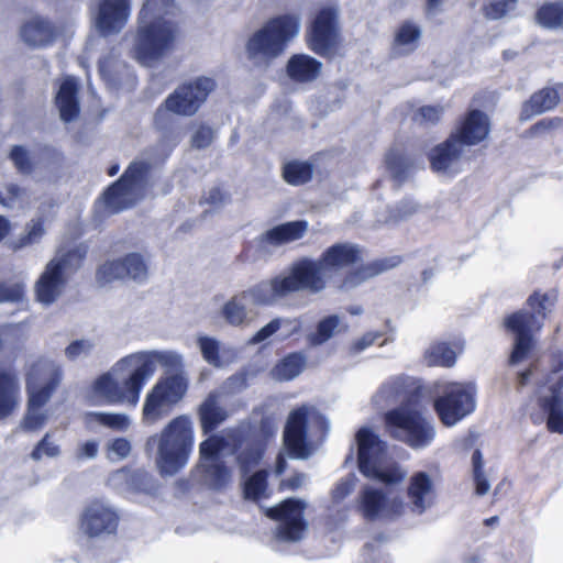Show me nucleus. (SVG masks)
Wrapping results in <instances>:
<instances>
[{"mask_svg": "<svg viewBox=\"0 0 563 563\" xmlns=\"http://www.w3.org/2000/svg\"><path fill=\"white\" fill-rule=\"evenodd\" d=\"M306 505L301 500L287 499L278 506L267 508V517L278 520L280 523L276 530V537L282 541H298L307 529L302 519Z\"/></svg>", "mask_w": 563, "mask_h": 563, "instance_id": "nucleus-21", "label": "nucleus"}, {"mask_svg": "<svg viewBox=\"0 0 563 563\" xmlns=\"http://www.w3.org/2000/svg\"><path fill=\"white\" fill-rule=\"evenodd\" d=\"M284 323H288L287 320H284V319H274L272 320L271 322H268L266 325H264L263 328H261L251 339H250V343L251 344H257V343H261V342H264L266 341L268 338H271L274 333H276L280 327L284 324Z\"/></svg>", "mask_w": 563, "mask_h": 563, "instance_id": "nucleus-57", "label": "nucleus"}, {"mask_svg": "<svg viewBox=\"0 0 563 563\" xmlns=\"http://www.w3.org/2000/svg\"><path fill=\"white\" fill-rule=\"evenodd\" d=\"M82 420L89 430H95L97 427L102 426L124 432L132 424L130 416L122 412L89 411L82 416Z\"/></svg>", "mask_w": 563, "mask_h": 563, "instance_id": "nucleus-37", "label": "nucleus"}, {"mask_svg": "<svg viewBox=\"0 0 563 563\" xmlns=\"http://www.w3.org/2000/svg\"><path fill=\"white\" fill-rule=\"evenodd\" d=\"M389 435L412 450H423L437 437L434 422L423 415L420 402L411 407H395L384 417Z\"/></svg>", "mask_w": 563, "mask_h": 563, "instance_id": "nucleus-8", "label": "nucleus"}, {"mask_svg": "<svg viewBox=\"0 0 563 563\" xmlns=\"http://www.w3.org/2000/svg\"><path fill=\"white\" fill-rule=\"evenodd\" d=\"M397 264H398V261L395 260L390 264L380 263V264H375L374 266L361 267V268L350 273L345 277V279L342 282V284H340L339 287L343 290L352 289V288L358 286L360 284L364 283L365 280H367L385 271L393 268Z\"/></svg>", "mask_w": 563, "mask_h": 563, "instance_id": "nucleus-44", "label": "nucleus"}, {"mask_svg": "<svg viewBox=\"0 0 563 563\" xmlns=\"http://www.w3.org/2000/svg\"><path fill=\"white\" fill-rule=\"evenodd\" d=\"M407 494L410 500V510L422 515L434 501V485L431 476L426 472H418L410 477Z\"/></svg>", "mask_w": 563, "mask_h": 563, "instance_id": "nucleus-27", "label": "nucleus"}, {"mask_svg": "<svg viewBox=\"0 0 563 563\" xmlns=\"http://www.w3.org/2000/svg\"><path fill=\"white\" fill-rule=\"evenodd\" d=\"M220 393H211L199 406L198 416L203 433H208L213 430L228 417V413L220 405Z\"/></svg>", "mask_w": 563, "mask_h": 563, "instance_id": "nucleus-35", "label": "nucleus"}, {"mask_svg": "<svg viewBox=\"0 0 563 563\" xmlns=\"http://www.w3.org/2000/svg\"><path fill=\"white\" fill-rule=\"evenodd\" d=\"M20 37L29 47L43 48L55 41L56 32L49 21L33 16L22 24Z\"/></svg>", "mask_w": 563, "mask_h": 563, "instance_id": "nucleus-31", "label": "nucleus"}, {"mask_svg": "<svg viewBox=\"0 0 563 563\" xmlns=\"http://www.w3.org/2000/svg\"><path fill=\"white\" fill-rule=\"evenodd\" d=\"M309 230L307 221H292L277 225L264 234V240L273 245H283L302 239Z\"/></svg>", "mask_w": 563, "mask_h": 563, "instance_id": "nucleus-36", "label": "nucleus"}, {"mask_svg": "<svg viewBox=\"0 0 563 563\" xmlns=\"http://www.w3.org/2000/svg\"><path fill=\"white\" fill-rule=\"evenodd\" d=\"M99 451V442L96 440H88L78 445L76 451L77 460H92L97 456Z\"/></svg>", "mask_w": 563, "mask_h": 563, "instance_id": "nucleus-62", "label": "nucleus"}, {"mask_svg": "<svg viewBox=\"0 0 563 563\" xmlns=\"http://www.w3.org/2000/svg\"><path fill=\"white\" fill-rule=\"evenodd\" d=\"M267 473L260 471L254 473L244 482V497L250 500L258 501L268 496L267 493Z\"/></svg>", "mask_w": 563, "mask_h": 563, "instance_id": "nucleus-48", "label": "nucleus"}, {"mask_svg": "<svg viewBox=\"0 0 563 563\" xmlns=\"http://www.w3.org/2000/svg\"><path fill=\"white\" fill-rule=\"evenodd\" d=\"M560 97L555 88L545 87L534 92L522 106L520 120L528 121L531 118L552 110L559 103Z\"/></svg>", "mask_w": 563, "mask_h": 563, "instance_id": "nucleus-34", "label": "nucleus"}, {"mask_svg": "<svg viewBox=\"0 0 563 563\" xmlns=\"http://www.w3.org/2000/svg\"><path fill=\"white\" fill-rule=\"evenodd\" d=\"M95 343L89 339L73 341L65 349V356L70 361L87 357L93 350Z\"/></svg>", "mask_w": 563, "mask_h": 563, "instance_id": "nucleus-53", "label": "nucleus"}, {"mask_svg": "<svg viewBox=\"0 0 563 563\" xmlns=\"http://www.w3.org/2000/svg\"><path fill=\"white\" fill-rule=\"evenodd\" d=\"M216 137L213 129L207 125L198 126L191 135V145L196 148H205L211 145Z\"/></svg>", "mask_w": 563, "mask_h": 563, "instance_id": "nucleus-56", "label": "nucleus"}, {"mask_svg": "<svg viewBox=\"0 0 563 563\" xmlns=\"http://www.w3.org/2000/svg\"><path fill=\"white\" fill-rule=\"evenodd\" d=\"M329 279L330 276L320 260L302 258L266 282L277 301L297 291L320 292Z\"/></svg>", "mask_w": 563, "mask_h": 563, "instance_id": "nucleus-9", "label": "nucleus"}, {"mask_svg": "<svg viewBox=\"0 0 563 563\" xmlns=\"http://www.w3.org/2000/svg\"><path fill=\"white\" fill-rule=\"evenodd\" d=\"M66 275L60 262H48L34 287L36 299L43 305H51L57 300L65 288Z\"/></svg>", "mask_w": 563, "mask_h": 563, "instance_id": "nucleus-23", "label": "nucleus"}, {"mask_svg": "<svg viewBox=\"0 0 563 563\" xmlns=\"http://www.w3.org/2000/svg\"><path fill=\"white\" fill-rule=\"evenodd\" d=\"M165 373L146 393L142 418L153 424L167 416L183 400L188 390L184 355L170 349H151L130 353L119 358L87 388L90 405H125L136 407L141 391L157 367Z\"/></svg>", "mask_w": 563, "mask_h": 563, "instance_id": "nucleus-1", "label": "nucleus"}, {"mask_svg": "<svg viewBox=\"0 0 563 563\" xmlns=\"http://www.w3.org/2000/svg\"><path fill=\"white\" fill-rule=\"evenodd\" d=\"M327 427L324 417L314 407L303 405L290 411L284 432V443L289 455L307 459L312 452L306 441L308 433Z\"/></svg>", "mask_w": 563, "mask_h": 563, "instance_id": "nucleus-13", "label": "nucleus"}, {"mask_svg": "<svg viewBox=\"0 0 563 563\" xmlns=\"http://www.w3.org/2000/svg\"><path fill=\"white\" fill-rule=\"evenodd\" d=\"M474 481L476 484V494L477 495L483 496L489 492L490 485H489L484 472L479 473V474L478 473L474 474Z\"/></svg>", "mask_w": 563, "mask_h": 563, "instance_id": "nucleus-64", "label": "nucleus"}, {"mask_svg": "<svg viewBox=\"0 0 563 563\" xmlns=\"http://www.w3.org/2000/svg\"><path fill=\"white\" fill-rule=\"evenodd\" d=\"M131 16V0H97L92 23L102 36L120 33Z\"/></svg>", "mask_w": 563, "mask_h": 563, "instance_id": "nucleus-22", "label": "nucleus"}, {"mask_svg": "<svg viewBox=\"0 0 563 563\" xmlns=\"http://www.w3.org/2000/svg\"><path fill=\"white\" fill-rule=\"evenodd\" d=\"M539 406L548 415V428L563 433V354H554L550 372L536 391Z\"/></svg>", "mask_w": 563, "mask_h": 563, "instance_id": "nucleus-14", "label": "nucleus"}, {"mask_svg": "<svg viewBox=\"0 0 563 563\" xmlns=\"http://www.w3.org/2000/svg\"><path fill=\"white\" fill-rule=\"evenodd\" d=\"M433 394V409L448 428L456 426L476 409V386L472 383L437 380L426 386L424 395Z\"/></svg>", "mask_w": 563, "mask_h": 563, "instance_id": "nucleus-7", "label": "nucleus"}, {"mask_svg": "<svg viewBox=\"0 0 563 563\" xmlns=\"http://www.w3.org/2000/svg\"><path fill=\"white\" fill-rule=\"evenodd\" d=\"M117 527V516L113 510L100 501H95L86 509L81 528L89 536L111 533Z\"/></svg>", "mask_w": 563, "mask_h": 563, "instance_id": "nucleus-28", "label": "nucleus"}, {"mask_svg": "<svg viewBox=\"0 0 563 563\" xmlns=\"http://www.w3.org/2000/svg\"><path fill=\"white\" fill-rule=\"evenodd\" d=\"M356 509L368 521L391 522L401 518L408 505L399 490L364 485L355 500Z\"/></svg>", "mask_w": 563, "mask_h": 563, "instance_id": "nucleus-10", "label": "nucleus"}, {"mask_svg": "<svg viewBox=\"0 0 563 563\" xmlns=\"http://www.w3.org/2000/svg\"><path fill=\"white\" fill-rule=\"evenodd\" d=\"M347 328V323L342 317L331 314L318 322L316 330L308 335V341L311 345H321L334 335L345 332Z\"/></svg>", "mask_w": 563, "mask_h": 563, "instance_id": "nucleus-39", "label": "nucleus"}, {"mask_svg": "<svg viewBox=\"0 0 563 563\" xmlns=\"http://www.w3.org/2000/svg\"><path fill=\"white\" fill-rule=\"evenodd\" d=\"M194 445L195 423L188 415L173 418L147 440L158 472L166 476L175 475L188 464Z\"/></svg>", "mask_w": 563, "mask_h": 563, "instance_id": "nucleus-3", "label": "nucleus"}, {"mask_svg": "<svg viewBox=\"0 0 563 563\" xmlns=\"http://www.w3.org/2000/svg\"><path fill=\"white\" fill-rule=\"evenodd\" d=\"M490 132L488 115L479 110L470 111L452 134L463 146L476 145L487 139Z\"/></svg>", "mask_w": 563, "mask_h": 563, "instance_id": "nucleus-25", "label": "nucleus"}, {"mask_svg": "<svg viewBox=\"0 0 563 563\" xmlns=\"http://www.w3.org/2000/svg\"><path fill=\"white\" fill-rule=\"evenodd\" d=\"M442 112L443 108L441 107L424 106L417 111L415 120L420 123H434L440 119Z\"/></svg>", "mask_w": 563, "mask_h": 563, "instance_id": "nucleus-59", "label": "nucleus"}, {"mask_svg": "<svg viewBox=\"0 0 563 563\" xmlns=\"http://www.w3.org/2000/svg\"><path fill=\"white\" fill-rule=\"evenodd\" d=\"M323 65L308 54H297L289 58L286 67L289 78L297 82H312L319 78Z\"/></svg>", "mask_w": 563, "mask_h": 563, "instance_id": "nucleus-32", "label": "nucleus"}, {"mask_svg": "<svg viewBox=\"0 0 563 563\" xmlns=\"http://www.w3.org/2000/svg\"><path fill=\"white\" fill-rule=\"evenodd\" d=\"M45 405L33 404L32 396H29L27 413L21 423V428L27 431L41 429L48 420V412L43 409Z\"/></svg>", "mask_w": 563, "mask_h": 563, "instance_id": "nucleus-47", "label": "nucleus"}, {"mask_svg": "<svg viewBox=\"0 0 563 563\" xmlns=\"http://www.w3.org/2000/svg\"><path fill=\"white\" fill-rule=\"evenodd\" d=\"M357 477L355 474H349L335 483L331 490V499L339 504L345 499L356 487Z\"/></svg>", "mask_w": 563, "mask_h": 563, "instance_id": "nucleus-51", "label": "nucleus"}, {"mask_svg": "<svg viewBox=\"0 0 563 563\" xmlns=\"http://www.w3.org/2000/svg\"><path fill=\"white\" fill-rule=\"evenodd\" d=\"M319 260L331 277L333 272L360 262L362 250L350 242L336 243L327 249Z\"/></svg>", "mask_w": 563, "mask_h": 563, "instance_id": "nucleus-30", "label": "nucleus"}, {"mask_svg": "<svg viewBox=\"0 0 563 563\" xmlns=\"http://www.w3.org/2000/svg\"><path fill=\"white\" fill-rule=\"evenodd\" d=\"M421 25L412 20L401 22L394 31L390 54L394 57H404L412 54L422 38Z\"/></svg>", "mask_w": 563, "mask_h": 563, "instance_id": "nucleus-29", "label": "nucleus"}, {"mask_svg": "<svg viewBox=\"0 0 563 563\" xmlns=\"http://www.w3.org/2000/svg\"><path fill=\"white\" fill-rule=\"evenodd\" d=\"M556 291H536L528 298V306L534 311H518L504 321L508 331L515 334V345L510 356V363L522 361L532 346V334L543 325L547 313L551 311L556 301Z\"/></svg>", "mask_w": 563, "mask_h": 563, "instance_id": "nucleus-5", "label": "nucleus"}, {"mask_svg": "<svg viewBox=\"0 0 563 563\" xmlns=\"http://www.w3.org/2000/svg\"><path fill=\"white\" fill-rule=\"evenodd\" d=\"M175 12L174 0H144L130 46L141 65L153 66L173 51L178 35Z\"/></svg>", "mask_w": 563, "mask_h": 563, "instance_id": "nucleus-2", "label": "nucleus"}, {"mask_svg": "<svg viewBox=\"0 0 563 563\" xmlns=\"http://www.w3.org/2000/svg\"><path fill=\"white\" fill-rule=\"evenodd\" d=\"M148 165L134 162L125 170L118 183L111 186L103 196L104 205L111 212H118L133 206L141 197L140 192L146 184Z\"/></svg>", "mask_w": 563, "mask_h": 563, "instance_id": "nucleus-18", "label": "nucleus"}, {"mask_svg": "<svg viewBox=\"0 0 563 563\" xmlns=\"http://www.w3.org/2000/svg\"><path fill=\"white\" fill-rule=\"evenodd\" d=\"M195 342L203 361L216 368L228 367L238 360V350L214 336L199 333Z\"/></svg>", "mask_w": 563, "mask_h": 563, "instance_id": "nucleus-24", "label": "nucleus"}, {"mask_svg": "<svg viewBox=\"0 0 563 563\" xmlns=\"http://www.w3.org/2000/svg\"><path fill=\"white\" fill-rule=\"evenodd\" d=\"M275 301L274 295L265 280L234 295L223 305L221 314L233 327H246L257 317L256 306L272 305Z\"/></svg>", "mask_w": 563, "mask_h": 563, "instance_id": "nucleus-16", "label": "nucleus"}, {"mask_svg": "<svg viewBox=\"0 0 563 563\" xmlns=\"http://www.w3.org/2000/svg\"><path fill=\"white\" fill-rule=\"evenodd\" d=\"M519 0H488L483 7L486 18L497 20L514 11Z\"/></svg>", "mask_w": 563, "mask_h": 563, "instance_id": "nucleus-50", "label": "nucleus"}, {"mask_svg": "<svg viewBox=\"0 0 563 563\" xmlns=\"http://www.w3.org/2000/svg\"><path fill=\"white\" fill-rule=\"evenodd\" d=\"M233 442L232 434H216L199 444L197 473L207 486L220 488L230 481L231 473L224 465V457L232 453Z\"/></svg>", "mask_w": 563, "mask_h": 563, "instance_id": "nucleus-11", "label": "nucleus"}, {"mask_svg": "<svg viewBox=\"0 0 563 563\" xmlns=\"http://www.w3.org/2000/svg\"><path fill=\"white\" fill-rule=\"evenodd\" d=\"M87 254V247L82 244H74L58 250L56 256L52 261L62 263L65 267V273L76 271L81 265L82 260Z\"/></svg>", "mask_w": 563, "mask_h": 563, "instance_id": "nucleus-45", "label": "nucleus"}, {"mask_svg": "<svg viewBox=\"0 0 563 563\" xmlns=\"http://www.w3.org/2000/svg\"><path fill=\"white\" fill-rule=\"evenodd\" d=\"M214 87V80L205 76L178 87L157 109L156 124L162 125L168 112L181 117L194 115Z\"/></svg>", "mask_w": 563, "mask_h": 563, "instance_id": "nucleus-15", "label": "nucleus"}, {"mask_svg": "<svg viewBox=\"0 0 563 563\" xmlns=\"http://www.w3.org/2000/svg\"><path fill=\"white\" fill-rule=\"evenodd\" d=\"M357 462L361 473L390 486L401 483L406 472L389 461L387 443L371 427H362L355 434Z\"/></svg>", "mask_w": 563, "mask_h": 563, "instance_id": "nucleus-4", "label": "nucleus"}, {"mask_svg": "<svg viewBox=\"0 0 563 563\" xmlns=\"http://www.w3.org/2000/svg\"><path fill=\"white\" fill-rule=\"evenodd\" d=\"M426 386L410 376H393L385 380L372 397L377 408L413 407L424 396Z\"/></svg>", "mask_w": 563, "mask_h": 563, "instance_id": "nucleus-20", "label": "nucleus"}, {"mask_svg": "<svg viewBox=\"0 0 563 563\" xmlns=\"http://www.w3.org/2000/svg\"><path fill=\"white\" fill-rule=\"evenodd\" d=\"M148 276L147 261L139 252L107 261L96 272V280L100 286H107L115 280H130L141 285L148 279Z\"/></svg>", "mask_w": 563, "mask_h": 563, "instance_id": "nucleus-19", "label": "nucleus"}, {"mask_svg": "<svg viewBox=\"0 0 563 563\" xmlns=\"http://www.w3.org/2000/svg\"><path fill=\"white\" fill-rule=\"evenodd\" d=\"M10 157L15 167L22 173L31 170V162L27 152L21 146H14L11 150Z\"/></svg>", "mask_w": 563, "mask_h": 563, "instance_id": "nucleus-60", "label": "nucleus"}, {"mask_svg": "<svg viewBox=\"0 0 563 563\" xmlns=\"http://www.w3.org/2000/svg\"><path fill=\"white\" fill-rule=\"evenodd\" d=\"M20 387L15 375L0 372V419L9 416L19 405Z\"/></svg>", "mask_w": 563, "mask_h": 563, "instance_id": "nucleus-38", "label": "nucleus"}, {"mask_svg": "<svg viewBox=\"0 0 563 563\" xmlns=\"http://www.w3.org/2000/svg\"><path fill=\"white\" fill-rule=\"evenodd\" d=\"M379 336V332H367L352 342L351 351L353 353H361L372 346Z\"/></svg>", "mask_w": 563, "mask_h": 563, "instance_id": "nucleus-63", "label": "nucleus"}, {"mask_svg": "<svg viewBox=\"0 0 563 563\" xmlns=\"http://www.w3.org/2000/svg\"><path fill=\"white\" fill-rule=\"evenodd\" d=\"M457 351L448 342L431 343L424 351L423 360L428 366L452 367L456 363Z\"/></svg>", "mask_w": 563, "mask_h": 563, "instance_id": "nucleus-40", "label": "nucleus"}, {"mask_svg": "<svg viewBox=\"0 0 563 563\" xmlns=\"http://www.w3.org/2000/svg\"><path fill=\"white\" fill-rule=\"evenodd\" d=\"M538 23L548 29L563 26V7L560 4L543 5L537 12Z\"/></svg>", "mask_w": 563, "mask_h": 563, "instance_id": "nucleus-49", "label": "nucleus"}, {"mask_svg": "<svg viewBox=\"0 0 563 563\" xmlns=\"http://www.w3.org/2000/svg\"><path fill=\"white\" fill-rule=\"evenodd\" d=\"M77 91L75 78L66 77L60 81L55 100L60 118L65 122L75 120L79 113Z\"/></svg>", "mask_w": 563, "mask_h": 563, "instance_id": "nucleus-33", "label": "nucleus"}, {"mask_svg": "<svg viewBox=\"0 0 563 563\" xmlns=\"http://www.w3.org/2000/svg\"><path fill=\"white\" fill-rule=\"evenodd\" d=\"M307 366V358L302 353H291L280 360L272 369L276 380H291L299 376Z\"/></svg>", "mask_w": 563, "mask_h": 563, "instance_id": "nucleus-42", "label": "nucleus"}, {"mask_svg": "<svg viewBox=\"0 0 563 563\" xmlns=\"http://www.w3.org/2000/svg\"><path fill=\"white\" fill-rule=\"evenodd\" d=\"M301 19L298 14H284L269 20L247 42V56L257 66H267L279 56L287 43L299 35Z\"/></svg>", "mask_w": 563, "mask_h": 563, "instance_id": "nucleus-6", "label": "nucleus"}, {"mask_svg": "<svg viewBox=\"0 0 563 563\" xmlns=\"http://www.w3.org/2000/svg\"><path fill=\"white\" fill-rule=\"evenodd\" d=\"M283 177L289 185L299 186L311 179L312 167L306 162H290L284 166Z\"/></svg>", "mask_w": 563, "mask_h": 563, "instance_id": "nucleus-46", "label": "nucleus"}, {"mask_svg": "<svg viewBox=\"0 0 563 563\" xmlns=\"http://www.w3.org/2000/svg\"><path fill=\"white\" fill-rule=\"evenodd\" d=\"M26 230V234L14 243L15 249L36 242L44 233L43 223L40 220L32 221Z\"/></svg>", "mask_w": 563, "mask_h": 563, "instance_id": "nucleus-58", "label": "nucleus"}, {"mask_svg": "<svg viewBox=\"0 0 563 563\" xmlns=\"http://www.w3.org/2000/svg\"><path fill=\"white\" fill-rule=\"evenodd\" d=\"M60 453L59 445L52 440L51 434L46 433L44 438L37 443L31 456L33 460L38 461L43 457H57Z\"/></svg>", "mask_w": 563, "mask_h": 563, "instance_id": "nucleus-52", "label": "nucleus"}, {"mask_svg": "<svg viewBox=\"0 0 563 563\" xmlns=\"http://www.w3.org/2000/svg\"><path fill=\"white\" fill-rule=\"evenodd\" d=\"M148 475L144 471H134L131 472L126 468H121L113 472L109 478L108 484L115 490L125 493L130 490H139L142 489L144 482L147 479Z\"/></svg>", "mask_w": 563, "mask_h": 563, "instance_id": "nucleus-41", "label": "nucleus"}, {"mask_svg": "<svg viewBox=\"0 0 563 563\" xmlns=\"http://www.w3.org/2000/svg\"><path fill=\"white\" fill-rule=\"evenodd\" d=\"M262 456V451L258 448H250L242 451L238 461L242 471L246 472L252 465L256 464Z\"/></svg>", "mask_w": 563, "mask_h": 563, "instance_id": "nucleus-61", "label": "nucleus"}, {"mask_svg": "<svg viewBox=\"0 0 563 563\" xmlns=\"http://www.w3.org/2000/svg\"><path fill=\"white\" fill-rule=\"evenodd\" d=\"M306 44L316 54L332 58L340 54L342 36L339 10L334 5L318 9L306 31Z\"/></svg>", "mask_w": 563, "mask_h": 563, "instance_id": "nucleus-12", "label": "nucleus"}, {"mask_svg": "<svg viewBox=\"0 0 563 563\" xmlns=\"http://www.w3.org/2000/svg\"><path fill=\"white\" fill-rule=\"evenodd\" d=\"M132 446L129 440L117 438L107 444V457L112 462L126 459L131 453Z\"/></svg>", "mask_w": 563, "mask_h": 563, "instance_id": "nucleus-54", "label": "nucleus"}, {"mask_svg": "<svg viewBox=\"0 0 563 563\" xmlns=\"http://www.w3.org/2000/svg\"><path fill=\"white\" fill-rule=\"evenodd\" d=\"M62 377V367L55 360L44 356L31 360L25 369V384L33 404H47Z\"/></svg>", "mask_w": 563, "mask_h": 563, "instance_id": "nucleus-17", "label": "nucleus"}, {"mask_svg": "<svg viewBox=\"0 0 563 563\" xmlns=\"http://www.w3.org/2000/svg\"><path fill=\"white\" fill-rule=\"evenodd\" d=\"M25 294L23 282L0 284V303L20 301Z\"/></svg>", "mask_w": 563, "mask_h": 563, "instance_id": "nucleus-55", "label": "nucleus"}, {"mask_svg": "<svg viewBox=\"0 0 563 563\" xmlns=\"http://www.w3.org/2000/svg\"><path fill=\"white\" fill-rule=\"evenodd\" d=\"M462 155L463 145L451 135L445 142L431 150L429 159L434 172L454 174L460 170Z\"/></svg>", "mask_w": 563, "mask_h": 563, "instance_id": "nucleus-26", "label": "nucleus"}, {"mask_svg": "<svg viewBox=\"0 0 563 563\" xmlns=\"http://www.w3.org/2000/svg\"><path fill=\"white\" fill-rule=\"evenodd\" d=\"M420 210V206L411 199L400 201L393 209L383 210L375 221L377 225L393 224L404 221L416 214Z\"/></svg>", "mask_w": 563, "mask_h": 563, "instance_id": "nucleus-43", "label": "nucleus"}]
</instances>
